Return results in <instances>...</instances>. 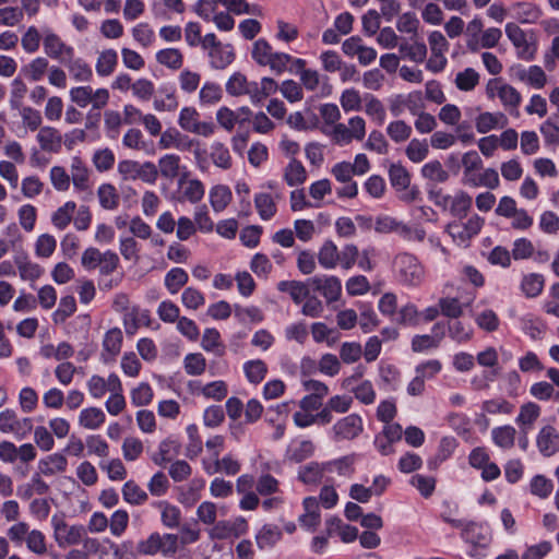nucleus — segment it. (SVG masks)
I'll return each mask as SVG.
<instances>
[{
    "instance_id": "37998d69",
    "label": "nucleus",
    "mask_w": 559,
    "mask_h": 559,
    "mask_svg": "<svg viewBox=\"0 0 559 559\" xmlns=\"http://www.w3.org/2000/svg\"><path fill=\"white\" fill-rule=\"evenodd\" d=\"M340 252L336 245L328 240L319 249L318 261L326 270H333L337 266Z\"/></svg>"
},
{
    "instance_id": "5701e85b",
    "label": "nucleus",
    "mask_w": 559,
    "mask_h": 559,
    "mask_svg": "<svg viewBox=\"0 0 559 559\" xmlns=\"http://www.w3.org/2000/svg\"><path fill=\"white\" fill-rule=\"evenodd\" d=\"M122 340V331L119 328H112L105 333L102 352L104 361L112 360L120 353Z\"/></svg>"
},
{
    "instance_id": "412c9836",
    "label": "nucleus",
    "mask_w": 559,
    "mask_h": 559,
    "mask_svg": "<svg viewBox=\"0 0 559 559\" xmlns=\"http://www.w3.org/2000/svg\"><path fill=\"white\" fill-rule=\"evenodd\" d=\"M536 442L540 453L550 456L559 450V432L552 426H545L539 430Z\"/></svg>"
},
{
    "instance_id": "a18cd8bd",
    "label": "nucleus",
    "mask_w": 559,
    "mask_h": 559,
    "mask_svg": "<svg viewBox=\"0 0 559 559\" xmlns=\"http://www.w3.org/2000/svg\"><path fill=\"white\" fill-rule=\"evenodd\" d=\"M545 278L542 274L530 273L523 276L521 281V290L527 298H535L544 289Z\"/></svg>"
},
{
    "instance_id": "e2e57ef3",
    "label": "nucleus",
    "mask_w": 559,
    "mask_h": 559,
    "mask_svg": "<svg viewBox=\"0 0 559 559\" xmlns=\"http://www.w3.org/2000/svg\"><path fill=\"white\" fill-rule=\"evenodd\" d=\"M188 273L181 267H174L165 275V286L171 295L177 294L187 283Z\"/></svg>"
},
{
    "instance_id": "bb28decb",
    "label": "nucleus",
    "mask_w": 559,
    "mask_h": 559,
    "mask_svg": "<svg viewBox=\"0 0 559 559\" xmlns=\"http://www.w3.org/2000/svg\"><path fill=\"white\" fill-rule=\"evenodd\" d=\"M118 64V53L115 49L108 48L104 49L98 52L96 62H95V70L96 73L106 78L111 75Z\"/></svg>"
},
{
    "instance_id": "c756f323",
    "label": "nucleus",
    "mask_w": 559,
    "mask_h": 559,
    "mask_svg": "<svg viewBox=\"0 0 559 559\" xmlns=\"http://www.w3.org/2000/svg\"><path fill=\"white\" fill-rule=\"evenodd\" d=\"M210 64L216 70L227 68L235 59L234 48L229 44H222L209 53Z\"/></svg>"
},
{
    "instance_id": "774afa93",
    "label": "nucleus",
    "mask_w": 559,
    "mask_h": 559,
    "mask_svg": "<svg viewBox=\"0 0 559 559\" xmlns=\"http://www.w3.org/2000/svg\"><path fill=\"white\" fill-rule=\"evenodd\" d=\"M57 248V239L50 234L39 235L34 243V252L37 258L48 259L50 258Z\"/></svg>"
},
{
    "instance_id": "7c9ffc66",
    "label": "nucleus",
    "mask_w": 559,
    "mask_h": 559,
    "mask_svg": "<svg viewBox=\"0 0 559 559\" xmlns=\"http://www.w3.org/2000/svg\"><path fill=\"white\" fill-rule=\"evenodd\" d=\"M150 322V311L139 306L130 307L123 314V324L128 334H133L140 324Z\"/></svg>"
},
{
    "instance_id": "58836bf2",
    "label": "nucleus",
    "mask_w": 559,
    "mask_h": 559,
    "mask_svg": "<svg viewBox=\"0 0 559 559\" xmlns=\"http://www.w3.org/2000/svg\"><path fill=\"white\" fill-rule=\"evenodd\" d=\"M179 187L182 190V197L190 203L200 202L205 193V187L199 179H180Z\"/></svg>"
},
{
    "instance_id": "423d86ee",
    "label": "nucleus",
    "mask_w": 559,
    "mask_h": 559,
    "mask_svg": "<svg viewBox=\"0 0 559 559\" xmlns=\"http://www.w3.org/2000/svg\"><path fill=\"white\" fill-rule=\"evenodd\" d=\"M506 35L515 49L516 57L523 61H532L537 52V44L528 38L526 32L515 23H507Z\"/></svg>"
},
{
    "instance_id": "49530a36",
    "label": "nucleus",
    "mask_w": 559,
    "mask_h": 559,
    "mask_svg": "<svg viewBox=\"0 0 559 559\" xmlns=\"http://www.w3.org/2000/svg\"><path fill=\"white\" fill-rule=\"evenodd\" d=\"M73 347L67 342H61L58 345L45 344L39 349L41 357L45 359L53 358L56 360L68 359L73 355Z\"/></svg>"
},
{
    "instance_id": "2eb2a0df",
    "label": "nucleus",
    "mask_w": 559,
    "mask_h": 559,
    "mask_svg": "<svg viewBox=\"0 0 559 559\" xmlns=\"http://www.w3.org/2000/svg\"><path fill=\"white\" fill-rule=\"evenodd\" d=\"M70 179L73 188L79 192L91 189V170L85 162L79 156H73L71 158Z\"/></svg>"
},
{
    "instance_id": "603ef678",
    "label": "nucleus",
    "mask_w": 559,
    "mask_h": 559,
    "mask_svg": "<svg viewBox=\"0 0 559 559\" xmlns=\"http://www.w3.org/2000/svg\"><path fill=\"white\" fill-rule=\"evenodd\" d=\"M439 329H440L439 324H436L432 328L433 334H431V335L423 334V335L414 336L412 340V349L414 352L419 353V352H424V350L437 347L443 337L442 332L436 333V331Z\"/></svg>"
},
{
    "instance_id": "39448f33",
    "label": "nucleus",
    "mask_w": 559,
    "mask_h": 559,
    "mask_svg": "<svg viewBox=\"0 0 559 559\" xmlns=\"http://www.w3.org/2000/svg\"><path fill=\"white\" fill-rule=\"evenodd\" d=\"M69 96L71 102L76 106L85 108L91 105L93 109L104 108L110 98V94L107 88L100 87L94 90L90 85L72 87L69 92Z\"/></svg>"
},
{
    "instance_id": "13d9d810",
    "label": "nucleus",
    "mask_w": 559,
    "mask_h": 559,
    "mask_svg": "<svg viewBox=\"0 0 559 559\" xmlns=\"http://www.w3.org/2000/svg\"><path fill=\"white\" fill-rule=\"evenodd\" d=\"M123 500L132 506H141L147 501L148 495L134 480H128L122 486Z\"/></svg>"
},
{
    "instance_id": "7ed1b4c3",
    "label": "nucleus",
    "mask_w": 559,
    "mask_h": 559,
    "mask_svg": "<svg viewBox=\"0 0 559 559\" xmlns=\"http://www.w3.org/2000/svg\"><path fill=\"white\" fill-rule=\"evenodd\" d=\"M251 56L259 66L269 67L275 74L285 72L292 60L288 53L273 51L272 46L263 38L254 41Z\"/></svg>"
},
{
    "instance_id": "6e6d98bb",
    "label": "nucleus",
    "mask_w": 559,
    "mask_h": 559,
    "mask_svg": "<svg viewBox=\"0 0 559 559\" xmlns=\"http://www.w3.org/2000/svg\"><path fill=\"white\" fill-rule=\"evenodd\" d=\"M314 452V445L310 440H301L292 443L286 450V457L293 462H301L310 457Z\"/></svg>"
},
{
    "instance_id": "a211bd4d",
    "label": "nucleus",
    "mask_w": 559,
    "mask_h": 559,
    "mask_svg": "<svg viewBox=\"0 0 559 559\" xmlns=\"http://www.w3.org/2000/svg\"><path fill=\"white\" fill-rule=\"evenodd\" d=\"M158 146L162 150L177 148L187 150L190 148L194 140L189 139L187 135L181 134L177 129L170 128L160 131Z\"/></svg>"
},
{
    "instance_id": "4468645a",
    "label": "nucleus",
    "mask_w": 559,
    "mask_h": 559,
    "mask_svg": "<svg viewBox=\"0 0 559 559\" xmlns=\"http://www.w3.org/2000/svg\"><path fill=\"white\" fill-rule=\"evenodd\" d=\"M309 282L325 298L328 304L338 300L342 294V284L336 276H314Z\"/></svg>"
},
{
    "instance_id": "4be33fe9",
    "label": "nucleus",
    "mask_w": 559,
    "mask_h": 559,
    "mask_svg": "<svg viewBox=\"0 0 559 559\" xmlns=\"http://www.w3.org/2000/svg\"><path fill=\"white\" fill-rule=\"evenodd\" d=\"M49 490V485L43 479L40 474L34 473L29 481L17 486L16 495L22 500H29L35 495L45 496Z\"/></svg>"
},
{
    "instance_id": "9d476101",
    "label": "nucleus",
    "mask_w": 559,
    "mask_h": 559,
    "mask_svg": "<svg viewBox=\"0 0 559 559\" xmlns=\"http://www.w3.org/2000/svg\"><path fill=\"white\" fill-rule=\"evenodd\" d=\"M364 431V420L358 414H349L338 419L331 428L332 439L336 442L358 438Z\"/></svg>"
},
{
    "instance_id": "a19ab883",
    "label": "nucleus",
    "mask_w": 559,
    "mask_h": 559,
    "mask_svg": "<svg viewBox=\"0 0 559 559\" xmlns=\"http://www.w3.org/2000/svg\"><path fill=\"white\" fill-rule=\"evenodd\" d=\"M374 230L380 234L396 233L400 236H407L406 225L389 215H380L376 218Z\"/></svg>"
},
{
    "instance_id": "473e14b6",
    "label": "nucleus",
    "mask_w": 559,
    "mask_h": 559,
    "mask_svg": "<svg viewBox=\"0 0 559 559\" xmlns=\"http://www.w3.org/2000/svg\"><path fill=\"white\" fill-rule=\"evenodd\" d=\"M475 296L468 297L464 302H461L459 297H442L439 299V308L443 316L450 317V318H459L463 314V308L468 307Z\"/></svg>"
},
{
    "instance_id": "338daca9",
    "label": "nucleus",
    "mask_w": 559,
    "mask_h": 559,
    "mask_svg": "<svg viewBox=\"0 0 559 559\" xmlns=\"http://www.w3.org/2000/svg\"><path fill=\"white\" fill-rule=\"evenodd\" d=\"M201 347L205 352H212L221 356L224 354V345L219 332L214 328L204 330L201 341Z\"/></svg>"
},
{
    "instance_id": "5fc2aeb1",
    "label": "nucleus",
    "mask_w": 559,
    "mask_h": 559,
    "mask_svg": "<svg viewBox=\"0 0 559 559\" xmlns=\"http://www.w3.org/2000/svg\"><path fill=\"white\" fill-rule=\"evenodd\" d=\"M156 61L170 70H179L183 64V55L177 48H165L156 52Z\"/></svg>"
},
{
    "instance_id": "ddd939ff",
    "label": "nucleus",
    "mask_w": 559,
    "mask_h": 559,
    "mask_svg": "<svg viewBox=\"0 0 559 559\" xmlns=\"http://www.w3.org/2000/svg\"><path fill=\"white\" fill-rule=\"evenodd\" d=\"M510 75L513 80L524 83L533 88L540 90L547 84V75L542 67L515 64L510 68Z\"/></svg>"
},
{
    "instance_id": "09e8293b",
    "label": "nucleus",
    "mask_w": 559,
    "mask_h": 559,
    "mask_svg": "<svg viewBox=\"0 0 559 559\" xmlns=\"http://www.w3.org/2000/svg\"><path fill=\"white\" fill-rule=\"evenodd\" d=\"M324 472H326L325 464L311 462L299 468L298 479L304 484L314 485L322 479Z\"/></svg>"
},
{
    "instance_id": "69168bd1",
    "label": "nucleus",
    "mask_w": 559,
    "mask_h": 559,
    "mask_svg": "<svg viewBox=\"0 0 559 559\" xmlns=\"http://www.w3.org/2000/svg\"><path fill=\"white\" fill-rule=\"evenodd\" d=\"M99 467L112 481H121L127 478V468L120 459H110L99 462Z\"/></svg>"
},
{
    "instance_id": "a878e982",
    "label": "nucleus",
    "mask_w": 559,
    "mask_h": 559,
    "mask_svg": "<svg viewBox=\"0 0 559 559\" xmlns=\"http://www.w3.org/2000/svg\"><path fill=\"white\" fill-rule=\"evenodd\" d=\"M508 124V118L502 112H481L475 119V127L479 133H487L493 129H502Z\"/></svg>"
},
{
    "instance_id": "3c124183",
    "label": "nucleus",
    "mask_w": 559,
    "mask_h": 559,
    "mask_svg": "<svg viewBox=\"0 0 559 559\" xmlns=\"http://www.w3.org/2000/svg\"><path fill=\"white\" fill-rule=\"evenodd\" d=\"M484 32V22L480 16H474L466 25L465 37L468 50L478 51V40Z\"/></svg>"
},
{
    "instance_id": "8fccbe9b",
    "label": "nucleus",
    "mask_w": 559,
    "mask_h": 559,
    "mask_svg": "<svg viewBox=\"0 0 559 559\" xmlns=\"http://www.w3.org/2000/svg\"><path fill=\"white\" fill-rule=\"evenodd\" d=\"M282 538V531L273 524H265L257 534L255 540L260 549L273 547Z\"/></svg>"
},
{
    "instance_id": "864d4df0",
    "label": "nucleus",
    "mask_w": 559,
    "mask_h": 559,
    "mask_svg": "<svg viewBox=\"0 0 559 559\" xmlns=\"http://www.w3.org/2000/svg\"><path fill=\"white\" fill-rule=\"evenodd\" d=\"M158 174L166 179H175L180 170V156L177 154H166L158 159Z\"/></svg>"
},
{
    "instance_id": "c9c22d12",
    "label": "nucleus",
    "mask_w": 559,
    "mask_h": 559,
    "mask_svg": "<svg viewBox=\"0 0 559 559\" xmlns=\"http://www.w3.org/2000/svg\"><path fill=\"white\" fill-rule=\"evenodd\" d=\"M122 392V383L116 382L112 378L110 395L105 402L106 411L112 416L119 415L126 408V399Z\"/></svg>"
},
{
    "instance_id": "bf43d9fd",
    "label": "nucleus",
    "mask_w": 559,
    "mask_h": 559,
    "mask_svg": "<svg viewBox=\"0 0 559 559\" xmlns=\"http://www.w3.org/2000/svg\"><path fill=\"white\" fill-rule=\"evenodd\" d=\"M284 179L289 187L302 185L307 179L304 165L299 160L292 159L285 167Z\"/></svg>"
},
{
    "instance_id": "4c0bfd02",
    "label": "nucleus",
    "mask_w": 559,
    "mask_h": 559,
    "mask_svg": "<svg viewBox=\"0 0 559 559\" xmlns=\"http://www.w3.org/2000/svg\"><path fill=\"white\" fill-rule=\"evenodd\" d=\"M180 451L179 442L174 438H166L160 441L157 452L153 455L152 460L156 465H164L177 456Z\"/></svg>"
},
{
    "instance_id": "f704fd0d",
    "label": "nucleus",
    "mask_w": 559,
    "mask_h": 559,
    "mask_svg": "<svg viewBox=\"0 0 559 559\" xmlns=\"http://www.w3.org/2000/svg\"><path fill=\"white\" fill-rule=\"evenodd\" d=\"M76 210L74 201H67L51 214V224L58 230H64L73 219Z\"/></svg>"
},
{
    "instance_id": "0e129e2a",
    "label": "nucleus",
    "mask_w": 559,
    "mask_h": 559,
    "mask_svg": "<svg viewBox=\"0 0 559 559\" xmlns=\"http://www.w3.org/2000/svg\"><path fill=\"white\" fill-rule=\"evenodd\" d=\"M160 510L162 523L168 528H176L180 524L181 511L178 507L168 503L167 501H159L157 503Z\"/></svg>"
},
{
    "instance_id": "20e7f679",
    "label": "nucleus",
    "mask_w": 559,
    "mask_h": 559,
    "mask_svg": "<svg viewBox=\"0 0 559 559\" xmlns=\"http://www.w3.org/2000/svg\"><path fill=\"white\" fill-rule=\"evenodd\" d=\"M178 126L181 130L210 138L215 133V124L211 121H202L201 114L193 106H185L180 109L178 115Z\"/></svg>"
},
{
    "instance_id": "f257e3e1",
    "label": "nucleus",
    "mask_w": 559,
    "mask_h": 559,
    "mask_svg": "<svg viewBox=\"0 0 559 559\" xmlns=\"http://www.w3.org/2000/svg\"><path fill=\"white\" fill-rule=\"evenodd\" d=\"M111 549L117 559H134L135 555L153 556L159 551L165 556L174 555L178 549V536L153 533L146 539L138 543L135 551L133 543L130 540L122 542L120 545L111 543Z\"/></svg>"
},
{
    "instance_id": "72a5a7b5",
    "label": "nucleus",
    "mask_w": 559,
    "mask_h": 559,
    "mask_svg": "<svg viewBox=\"0 0 559 559\" xmlns=\"http://www.w3.org/2000/svg\"><path fill=\"white\" fill-rule=\"evenodd\" d=\"M116 382H121L116 373H110L107 379L93 374L86 382L88 393L94 399L103 397L107 392L111 391V379Z\"/></svg>"
},
{
    "instance_id": "b1692460",
    "label": "nucleus",
    "mask_w": 559,
    "mask_h": 559,
    "mask_svg": "<svg viewBox=\"0 0 559 559\" xmlns=\"http://www.w3.org/2000/svg\"><path fill=\"white\" fill-rule=\"evenodd\" d=\"M444 199V204L449 205V210L453 216L462 218L466 216L472 207V197L465 191H459L453 197L440 195Z\"/></svg>"
},
{
    "instance_id": "6e6552de",
    "label": "nucleus",
    "mask_w": 559,
    "mask_h": 559,
    "mask_svg": "<svg viewBox=\"0 0 559 559\" xmlns=\"http://www.w3.org/2000/svg\"><path fill=\"white\" fill-rule=\"evenodd\" d=\"M485 219L477 214L472 215L466 222H453L448 224L447 231L454 242L460 246H467L469 240L477 236Z\"/></svg>"
},
{
    "instance_id": "0eeeda50",
    "label": "nucleus",
    "mask_w": 559,
    "mask_h": 559,
    "mask_svg": "<svg viewBox=\"0 0 559 559\" xmlns=\"http://www.w3.org/2000/svg\"><path fill=\"white\" fill-rule=\"evenodd\" d=\"M53 538L60 548L80 544L86 535V530L81 524L70 525L63 518L53 515L51 519Z\"/></svg>"
},
{
    "instance_id": "cd10ccee",
    "label": "nucleus",
    "mask_w": 559,
    "mask_h": 559,
    "mask_svg": "<svg viewBox=\"0 0 559 559\" xmlns=\"http://www.w3.org/2000/svg\"><path fill=\"white\" fill-rule=\"evenodd\" d=\"M106 420V415L99 407L83 408L78 417L79 426L87 430H96L100 428Z\"/></svg>"
},
{
    "instance_id": "aec40b11",
    "label": "nucleus",
    "mask_w": 559,
    "mask_h": 559,
    "mask_svg": "<svg viewBox=\"0 0 559 559\" xmlns=\"http://www.w3.org/2000/svg\"><path fill=\"white\" fill-rule=\"evenodd\" d=\"M68 468V460L61 453H52L38 462V474L40 476H55L62 474Z\"/></svg>"
},
{
    "instance_id": "c03bdc74",
    "label": "nucleus",
    "mask_w": 559,
    "mask_h": 559,
    "mask_svg": "<svg viewBox=\"0 0 559 559\" xmlns=\"http://www.w3.org/2000/svg\"><path fill=\"white\" fill-rule=\"evenodd\" d=\"M515 19L523 24H534L543 15L542 9L530 2L518 3L514 7Z\"/></svg>"
},
{
    "instance_id": "393cba45",
    "label": "nucleus",
    "mask_w": 559,
    "mask_h": 559,
    "mask_svg": "<svg viewBox=\"0 0 559 559\" xmlns=\"http://www.w3.org/2000/svg\"><path fill=\"white\" fill-rule=\"evenodd\" d=\"M186 10L183 0H152L151 12L156 19H169L170 14H182Z\"/></svg>"
},
{
    "instance_id": "6ab92c4d",
    "label": "nucleus",
    "mask_w": 559,
    "mask_h": 559,
    "mask_svg": "<svg viewBox=\"0 0 559 559\" xmlns=\"http://www.w3.org/2000/svg\"><path fill=\"white\" fill-rule=\"evenodd\" d=\"M36 141L44 152L57 153L62 145V135L56 128L45 126L38 130Z\"/></svg>"
},
{
    "instance_id": "e433bc0d",
    "label": "nucleus",
    "mask_w": 559,
    "mask_h": 559,
    "mask_svg": "<svg viewBox=\"0 0 559 559\" xmlns=\"http://www.w3.org/2000/svg\"><path fill=\"white\" fill-rule=\"evenodd\" d=\"M515 436L516 430L511 425H503L499 427H495L491 430V439L493 443L502 449V450H510L515 444Z\"/></svg>"
},
{
    "instance_id": "f3484780",
    "label": "nucleus",
    "mask_w": 559,
    "mask_h": 559,
    "mask_svg": "<svg viewBox=\"0 0 559 559\" xmlns=\"http://www.w3.org/2000/svg\"><path fill=\"white\" fill-rule=\"evenodd\" d=\"M542 414V408L535 402H526L520 406L515 423L523 435H527Z\"/></svg>"
},
{
    "instance_id": "f03ea898",
    "label": "nucleus",
    "mask_w": 559,
    "mask_h": 559,
    "mask_svg": "<svg viewBox=\"0 0 559 559\" xmlns=\"http://www.w3.org/2000/svg\"><path fill=\"white\" fill-rule=\"evenodd\" d=\"M397 281L408 287H418L425 281V267L412 253L403 252L395 257L393 262Z\"/></svg>"
},
{
    "instance_id": "dca6fc26",
    "label": "nucleus",
    "mask_w": 559,
    "mask_h": 559,
    "mask_svg": "<svg viewBox=\"0 0 559 559\" xmlns=\"http://www.w3.org/2000/svg\"><path fill=\"white\" fill-rule=\"evenodd\" d=\"M202 464L205 473L209 475L223 473L228 476H234L240 471L241 467L240 462L236 460L231 454H227L218 460H203Z\"/></svg>"
},
{
    "instance_id": "2f4dec72",
    "label": "nucleus",
    "mask_w": 559,
    "mask_h": 559,
    "mask_svg": "<svg viewBox=\"0 0 559 559\" xmlns=\"http://www.w3.org/2000/svg\"><path fill=\"white\" fill-rule=\"evenodd\" d=\"M496 94L502 105L511 111L516 110L522 102L521 93L514 86L507 83H497Z\"/></svg>"
},
{
    "instance_id": "c85d7f7f",
    "label": "nucleus",
    "mask_w": 559,
    "mask_h": 559,
    "mask_svg": "<svg viewBox=\"0 0 559 559\" xmlns=\"http://www.w3.org/2000/svg\"><path fill=\"white\" fill-rule=\"evenodd\" d=\"M72 76L76 82H90L93 78V71L91 66L82 58L70 57L63 62Z\"/></svg>"
},
{
    "instance_id": "de8ad7c7",
    "label": "nucleus",
    "mask_w": 559,
    "mask_h": 559,
    "mask_svg": "<svg viewBox=\"0 0 559 559\" xmlns=\"http://www.w3.org/2000/svg\"><path fill=\"white\" fill-rule=\"evenodd\" d=\"M210 203L215 212L224 211L231 201V191L227 186L217 185L210 190Z\"/></svg>"
},
{
    "instance_id": "ea45409f",
    "label": "nucleus",
    "mask_w": 559,
    "mask_h": 559,
    "mask_svg": "<svg viewBox=\"0 0 559 559\" xmlns=\"http://www.w3.org/2000/svg\"><path fill=\"white\" fill-rule=\"evenodd\" d=\"M210 158L213 164L221 169L227 170L233 166V158L228 147L219 141L212 142L210 146Z\"/></svg>"
},
{
    "instance_id": "1a4fd4ad",
    "label": "nucleus",
    "mask_w": 559,
    "mask_h": 559,
    "mask_svg": "<svg viewBox=\"0 0 559 559\" xmlns=\"http://www.w3.org/2000/svg\"><path fill=\"white\" fill-rule=\"evenodd\" d=\"M248 532V523L245 518L237 516L229 520L217 521L210 530L209 537L212 540L236 539Z\"/></svg>"
},
{
    "instance_id": "680f3d73",
    "label": "nucleus",
    "mask_w": 559,
    "mask_h": 559,
    "mask_svg": "<svg viewBox=\"0 0 559 559\" xmlns=\"http://www.w3.org/2000/svg\"><path fill=\"white\" fill-rule=\"evenodd\" d=\"M99 204L105 210H116L119 205V194L111 183H103L97 189Z\"/></svg>"
},
{
    "instance_id": "79ce46f5",
    "label": "nucleus",
    "mask_w": 559,
    "mask_h": 559,
    "mask_svg": "<svg viewBox=\"0 0 559 559\" xmlns=\"http://www.w3.org/2000/svg\"><path fill=\"white\" fill-rule=\"evenodd\" d=\"M277 289L289 294L293 301L297 305L301 304L310 293L308 286L299 281H282L277 284Z\"/></svg>"
},
{
    "instance_id": "f8f14e48",
    "label": "nucleus",
    "mask_w": 559,
    "mask_h": 559,
    "mask_svg": "<svg viewBox=\"0 0 559 559\" xmlns=\"http://www.w3.org/2000/svg\"><path fill=\"white\" fill-rule=\"evenodd\" d=\"M43 47L47 57L66 62V59L74 56L73 47L67 45L59 35L50 28L43 31Z\"/></svg>"
},
{
    "instance_id": "4d7b16f0",
    "label": "nucleus",
    "mask_w": 559,
    "mask_h": 559,
    "mask_svg": "<svg viewBox=\"0 0 559 559\" xmlns=\"http://www.w3.org/2000/svg\"><path fill=\"white\" fill-rule=\"evenodd\" d=\"M243 372L250 383L259 384L266 377L267 366L261 359L249 360L243 364Z\"/></svg>"
},
{
    "instance_id": "9b49d317",
    "label": "nucleus",
    "mask_w": 559,
    "mask_h": 559,
    "mask_svg": "<svg viewBox=\"0 0 559 559\" xmlns=\"http://www.w3.org/2000/svg\"><path fill=\"white\" fill-rule=\"evenodd\" d=\"M33 430V420L20 417L14 409L5 408L0 412V431L24 438Z\"/></svg>"
},
{
    "instance_id": "052dcab7",
    "label": "nucleus",
    "mask_w": 559,
    "mask_h": 559,
    "mask_svg": "<svg viewBox=\"0 0 559 559\" xmlns=\"http://www.w3.org/2000/svg\"><path fill=\"white\" fill-rule=\"evenodd\" d=\"M254 205L259 216L263 221H270L276 214V203L274 198L269 193H258L254 197Z\"/></svg>"
}]
</instances>
